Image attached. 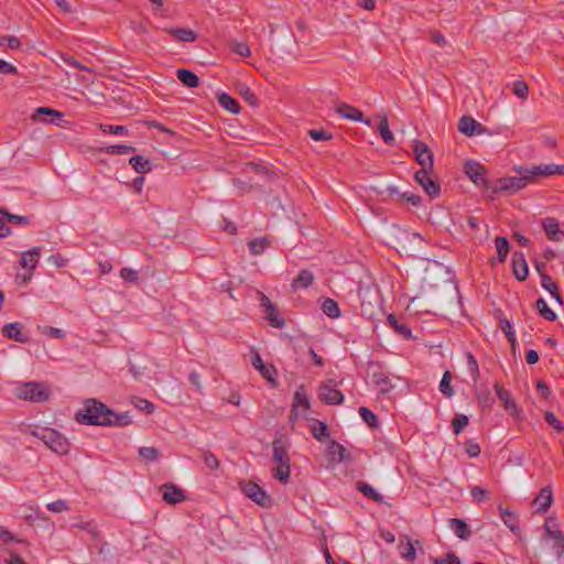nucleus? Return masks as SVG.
I'll use <instances>...</instances> for the list:
<instances>
[{
	"label": "nucleus",
	"mask_w": 564,
	"mask_h": 564,
	"mask_svg": "<svg viewBox=\"0 0 564 564\" xmlns=\"http://www.w3.org/2000/svg\"><path fill=\"white\" fill-rule=\"evenodd\" d=\"M75 420L79 424L101 426H127L132 422L128 412L116 413L96 399H87Z\"/></svg>",
	"instance_id": "obj_1"
},
{
	"label": "nucleus",
	"mask_w": 564,
	"mask_h": 564,
	"mask_svg": "<svg viewBox=\"0 0 564 564\" xmlns=\"http://www.w3.org/2000/svg\"><path fill=\"white\" fill-rule=\"evenodd\" d=\"M30 434L41 440L46 447L57 455H67L70 451V443L67 437L55 429H36L30 431Z\"/></svg>",
	"instance_id": "obj_2"
},
{
	"label": "nucleus",
	"mask_w": 564,
	"mask_h": 564,
	"mask_svg": "<svg viewBox=\"0 0 564 564\" xmlns=\"http://www.w3.org/2000/svg\"><path fill=\"white\" fill-rule=\"evenodd\" d=\"M17 395L21 400L41 403L48 400L50 389L43 382L30 381L19 388Z\"/></svg>",
	"instance_id": "obj_3"
},
{
	"label": "nucleus",
	"mask_w": 564,
	"mask_h": 564,
	"mask_svg": "<svg viewBox=\"0 0 564 564\" xmlns=\"http://www.w3.org/2000/svg\"><path fill=\"white\" fill-rule=\"evenodd\" d=\"M527 186L525 178L520 176H507L497 178L491 182L489 192L491 195H498L502 193L513 194Z\"/></svg>",
	"instance_id": "obj_4"
},
{
	"label": "nucleus",
	"mask_w": 564,
	"mask_h": 564,
	"mask_svg": "<svg viewBox=\"0 0 564 564\" xmlns=\"http://www.w3.org/2000/svg\"><path fill=\"white\" fill-rule=\"evenodd\" d=\"M239 485L241 491L258 506L262 508L272 507V497L268 495L265 490L262 487H260L257 482L248 480L241 481Z\"/></svg>",
	"instance_id": "obj_5"
},
{
	"label": "nucleus",
	"mask_w": 564,
	"mask_h": 564,
	"mask_svg": "<svg viewBox=\"0 0 564 564\" xmlns=\"http://www.w3.org/2000/svg\"><path fill=\"white\" fill-rule=\"evenodd\" d=\"M335 380L322 382L318 389V398L322 402L330 405L341 404L344 401V394L336 388Z\"/></svg>",
	"instance_id": "obj_6"
},
{
	"label": "nucleus",
	"mask_w": 564,
	"mask_h": 564,
	"mask_svg": "<svg viewBox=\"0 0 564 564\" xmlns=\"http://www.w3.org/2000/svg\"><path fill=\"white\" fill-rule=\"evenodd\" d=\"M432 171L433 170L420 169L415 172L414 178L431 198H435L440 196L441 185L437 181L430 177Z\"/></svg>",
	"instance_id": "obj_7"
},
{
	"label": "nucleus",
	"mask_w": 564,
	"mask_h": 564,
	"mask_svg": "<svg viewBox=\"0 0 564 564\" xmlns=\"http://www.w3.org/2000/svg\"><path fill=\"white\" fill-rule=\"evenodd\" d=\"M465 173L476 185H481L487 192H489V186L492 181H488L486 178L487 171L480 163L475 161L466 162Z\"/></svg>",
	"instance_id": "obj_8"
},
{
	"label": "nucleus",
	"mask_w": 564,
	"mask_h": 564,
	"mask_svg": "<svg viewBox=\"0 0 564 564\" xmlns=\"http://www.w3.org/2000/svg\"><path fill=\"white\" fill-rule=\"evenodd\" d=\"M412 148L415 154V160L421 165V169L433 170L434 159L429 145L422 141L416 140L413 142Z\"/></svg>",
	"instance_id": "obj_9"
},
{
	"label": "nucleus",
	"mask_w": 564,
	"mask_h": 564,
	"mask_svg": "<svg viewBox=\"0 0 564 564\" xmlns=\"http://www.w3.org/2000/svg\"><path fill=\"white\" fill-rule=\"evenodd\" d=\"M457 129L460 133L467 137L480 135L488 132V129L470 116H463Z\"/></svg>",
	"instance_id": "obj_10"
},
{
	"label": "nucleus",
	"mask_w": 564,
	"mask_h": 564,
	"mask_svg": "<svg viewBox=\"0 0 564 564\" xmlns=\"http://www.w3.org/2000/svg\"><path fill=\"white\" fill-rule=\"evenodd\" d=\"M260 305L263 307L264 312L267 313L265 318L270 323L271 326L275 328H281L284 326L285 321L278 312L275 305L270 301V299L261 293L260 296Z\"/></svg>",
	"instance_id": "obj_11"
},
{
	"label": "nucleus",
	"mask_w": 564,
	"mask_h": 564,
	"mask_svg": "<svg viewBox=\"0 0 564 564\" xmlns=\"http://www.w3.org/2000/svg\"><path fill=\"white\" fill-rule=\"evenodd\" d=\"M289 442L283 435L275 437L272 442V459L276 464L291 463L289 456Z\"/></svg>",
	"instance_id": "obj_12"
},
{
	"label": "nucleus",
	"mask_w": 564,
	"mask_h": 564,
	"mask_svg": "<svg viewBox=\"0 0 564 564\" xmlns=\"http://www.w3.org/2000/svg\"><path fill=\"white\" fill-rule=\"evenodd\" d=\"M519 175H522L523 178H525L527 185L529 183H535L539 177H546L551 175V167L550 164L544 165H534L531 169H528L525 166H520L517 170Z\"/></svg>",
	"instance_id": "obj_13"
},
{
	"label": "nucleus",
	"mask_w": 564,
	"mask_h": 564,
	"mask_svg": "<svg viewBox=\"0 0 564 564\" xmlns=\"http://www.w3.org/2000/svg\"><path fill=\"white\" fill-rule=\"evenodd\" d=\"M541 226L551 241H562L564 239V231L560 227V223L554 217H545L541 220Z\"/></svg>",
	"instance_id": "obj_14"
},
{
	"label": "nucleus",
	"mask_w": 564,
	"mask_h": 564,
	"mask_svg": "<svg viewBox=\"0 0 564 564\" xmlns=\"http://www.w3.org/2000/svg\"><path fill=\"white\" fill-rule=\"evenodd\" d=\"M252 356H251V365L261 373V376L271 382L272 384H275L274 376L276 375V369L273 365H264L260 354L257 350L252 349Z\"/></svg>",
	"instance_id": "obj_15"
},
{
	"label": "nucleus",
	"mask_w": 564,
	"mask_h": 564,
	"mask_svg": "<svg viewBox=\"0 0 564 564\" xmlns=\"http://www.w3.org/2000/svg\"><path fill=\"white\" fill-rule=\"evenodd\" d=\"M161 491L163 500L169 505H176L186 499L185 491L172 482L162 485Z\"/></svg>",
	"instance_id": "obj_16"
},
{
	"label": "nucleus",
	"mask_w": 564,
	"mask_h": 564,
	"mask_svg": "<svg viewBox=\"0 0 564 564\" xmlns=\"http://www.w3.org/2000/svg\"><path fill=\"white\" fill-rule=\"evenodd\" d=\"M511 267L513 275L519 281H524L528 278L529 269L525 257L520 251H514L511 258Z\"/></svg>",
	"instance_id": "obj_17"
},
{
	"label": "nucleus",
	"mask_w": 564,
	"mask_h": 564,
	"mask_svg": "<svg viewBox=\"0 0 564 564\" xmlns=\"http://www.w3.org/2000/svg\"><path fill=\"white\" fill-rule=\"evenodd\" d=\"M335 111L343 118H346V119H349L352 121L364 122L368 126L370 124V120L365 119L364 113L358 108H356L351 105L341 102L336 107Z\"/></svg>",
	"instance_id": "obj_18"
},
{
	"label": "nucleus",
	"mask_w": 564,
	"mask_h": 564,
	"mask_svg": "<svg viewBox=\"0 0 564 564\" xmlns=\"http://www.w3.org/2000/svg\"><path fill=\"white\" fill-rule=\"evenodd\" d=\"M553 503V491L550 486L542 488L533 500L538 513H545Z\"/></svg>",
	"instance_id": "obj_19"
},
{
	"label": "nucleus",
	"mask_w": 564,
	"mask_h": 564,
	"mask_svg": "<svg viewBox=\"0 0 564 564\" xmlns=\"http://www.w3.org/2000/svg\"><path fill=\"white\" fill-rule=\"evenodd\" d=\"M495 390L498 399L502 402L505 410L510 412L511 415L518 414L519 409L512 398L511 392L505 389L498 382L495 383Z\"/></svg>",
	"instance_id": "obj_20"
},
{
	"label": "nucleus",
	"mask_w": 564,
	"mask_h": 564,
	"mask_svg": "<svg viewBox=\"0 0 564 564\" xmlns=\"http://www.w3.org/2000/svg\"><path fill=\"white\" fill-rule=\"evenodd\" d=\"M41 256V248L40 247H33L29 251L22 253L20 259V265L28 270V271H34Z\"/></svg>",
	"instance_id": "obj_21"
},
{
	"label": "nucleus",
	"mask_w": 564,
	"mask_h": 564,
	"mask_svg": "<svg viewBox=\"0 0 564 564\" xmlns=\"http://www.w3.org/2000/svg\"><path fill=\"white\" fill-rule=\"evenodd\" d=\"M2 334L9 339L25 344L29 341V337L22 333V325L18 322L6 324L2 327Z\"/></svg>",
	"instance_id": "obj_22"
},
{
	"label": "nucleus",
	"mask_w": 564,
	"mask_h": 564,
	"mask_svg": "<svg viewBox=\"0 0 564 564\" xmlns=\"http://www.w3.org/2000/svg\"><path fill=\"white\" fill-rule=\"evenodd\" d=\"M499 510L500 518L503 521L505 525L508 527L511 532L519 535L521 530L519 527V518L516 514V512L502 507H500Z\"/></svg>",
	"instance_id": "obj_23"
},
{
	"label": "nucleus",
	"mask_w": 564,
	"mask_h": 564,
	"mask_svg": "<svg viewBox=\"0 0 564 564\" xmlns=\"http://www.w3.org/2000/svg\"><path fill=\"white\" fill-rule=\"evenodd\" d=\"M371 380L381 394L389 393L393 389L390 378L382 371L372 372Z\"/></svg>",
	"instance_id": "obj_24"
},
{
	"label": "nucleus",
	"mask_w": 564,
	"mask_h": 564,
	"mask_svg": "<svg viewBox=\"0 0 564 564\" xmlns=\"http://www.w3.org/2000/svg\"><path fill=\"white\" fill-rule=\"evenodd\" d=\"M164 31L180 42H194L197 39L196 32L188 28H171Z\"/></svg>",
	"instance_id": "obj_25"
},
{
	"label": "nucleus",
	"mask_w": 564,
	"mask_h": 564,
	"mask_svg": "<svg viewBox=\"0 0 564 564\" xmlns=\"http://www.w3.org/2000/svg\"><path fill=\"white\" fill-rule=\"evenodd\" d=\"M217 101L224 109L231 113L237 115L240 112L241 108L239 102L227 93H219L217 95Z\"/></svg>",
	"instance_id": "obj_26"
},
{
	"label": "nucleus",
	"mask_w": 564,
	"mask_h": 564,
	"mask_svg": "<svg viewBox=\"0 0 564 564\" xmlns=\"http://www.w3.org/2000/svg\"><path fill=\"white\" fill-rule=\"evenodd\" d=\"M449 528L454 531L457 538L460 540H467L471 532L467 523L458 518L449 519Z\"/></svg>",
	"instance_id": "obj_27"
},
{
	"label": "nucleus",
	"mask_w": 564,
	"mask_h": 564,
	"mask_svg": "<svg viewBox=\"0 0 564 564\" xmlns=\"http://www.w3.org/2000/svg\"><path fill=\"white\" fill-rule=\"evenodd\" d=\"M327 453L333 458L337 457V462H347L350 459V453L336 441H332L328 444Z\"/></svg>",
	"instance_id": "obj_28"
},
{
	"label": "nucleus",
	"mask_w": 564,
	"mask_h": 564,
	"mask_svg": "<svg viewBox=\"0 0 564 564\" xmlns=\"http://www.w3.org/2000/svg\"><path fill=\"white\" fill-rule=\"evenodd\" d=\"M176 76L177 79L188 88H195L199 85L198 76L189 69L181 68L176 72Z\"/></svg>",
	"instance_id": "obj_29"
},
{
	"label": "nucleus",
	"mask_w": 564,
	"mask_h": 564,
	"mask_svg": "<svg viewBox=\"0 0 564 564\" xmlns=\"http://www.w3.org/2000/svg\"><path fill=\"white\" fill-rule=\"evenodd\" d=\"M356 489L361 492L365 497L371 499L375 502L382 503L384 498L381 494L377 492L371 485L365 481H357Z\"/></svg>",
	"instance_id": "obj_30"
},
{
	"label": "nucleus",
	"mask_w": 564,
	"mask_h": 564,
	"mask_svg": "<svg viewBox=\"0 0 564 564\" xmlns=\"http://www.w3.org/2000/svg\"><path fill=\"white\" fill-rule=\"evenodd\" d=\"M129 164L137 173L141 175L149 173L152 169L150 160L143 155L131 156L129 160Z\"/></svg>",
	"instance_id": "obj_31"
},
{
	"label": "nucleus",
	"mask_w": 564,
	"mask_h": 564,
	"mask_svg": "<svg viewBox=\"0 0 564 564\" xmlns=\"http://www.w3.org/2000/svg\"><path fill=\"white\" fill-rule=\"evenodd\" d=\"M541 286L549 291L552 297L560 304L563 303V297L560 293L557 284L553 281V279L549 274H542Z\"/></svg>",
	"instance_id": "obj_32"
},
{
	"label": "nucleus",
	"mask_w": 564,
	"mask_h": 564,
	"mask_svg": "<svg viewBox=\"0 0 564 564\" xmlns=\"http://www.w3.org/2000/svg\"><path fill=\"white\" fill-rule=\"evenodd\" d=\"M314 282V275L308 270H301L297 276L292 282V288L296 290L297 288L307 289Z\"/></svg>",
	"instance_id": "obj_33"
},
{
	"label": "nucleus",
	"mask_w": 564,
	"mask_h": 564,
	"mask_svg": "<svg viewBox=\"0 0 564 564\" xmlns=\"http://www.w3.org/2000/svg\"><path fill=\"white\" fill-rule=\"evenodd\" d=\"M545 533L549 538L554 540V547L558 555H561L564 551V533L561 530H552L547 525V521L544 524Z\"/></svg>",
	"instance_id": "obj_34"
},
{
	"label": "nucleus",
	"mask_w": 564,
	"mask_h": 564,
	"mask_svg": "<svg viewBox=\"0 0 564 564\" xmlns=\"http://www.w3.org/2000/svg\"><path fill=\"white\" fill-rule=\"evenodd\" d=\"M237 93L252 107L259 106V99L251 88L243 83H239L236 86Z\"/></svg>",
	"instance_id": "obj_35"
},
{
	"label": "nucleus",
	"mask_w": 564,
	"mask_h": 564,
	"mask_svg": "<svg viewBox=\"0 0 564 564\" xmlns=\"http://www.w3.org/2000/svg\"><path fill=\"white\" fill-rule=\"evenodd\" d=\"M272 476L281 484H288L291 476V463L276 464L272 469Z\"/></svg>",
	"instance_id": "obj_36"
},
{
	"label": "nucleus",
	"mask_w": 564,
	"mask_h": 564,
	"mask_svg": "<svg viewBox=\"0 0 564 564\" xmlns=\"http://www.w3.org/2000/svg\"><path fill=\"white\" fill-rule=\"evenodd\" d=\"M297 406H303L305 409H310V400H308V397L306 393V388L304 384H300L294 393L292 412Z\"/></svg>",
	"instance_id": "obj_37"
},
{
	"label": "nucleus",
	"mask_w": 564,
	"mask_h": 564,
	"mask_svg": "<svg viewBox=\"0 0 564 564\" xmlns=\"http://www.w3.org/2000/svg\"><path fill=\"white\" fill-rule=\"evenodd\" d=\"M311 432L313 437L318 442H324L327 438H329L328 426L324 422H321L318 420L314 421Z\"/></svg>",
	"instance_id": "obj_38"
},
{
	"label": "nucleus",
	"mask_w": 564,
	"mask_h": 564,
	"mask_svg": "<svg viewBox=\"0 0 564 564\" xmlns=\"http://www.w3.org/2000/svg\"><path fill=\"white\" fill-rule=\"evenodd\" d=\"M388 323L395 330V333L402 337L410 338L412 336L411 328L408 325L400 323L395 315L390 314L388 316Z\"/></svg>",
	"instance_id": "obj_39"
},
{
	"label": "nucleus",
	"mask_w": 564,
	"mask_h": 564,
	"mask_svg": "<svg viewBox=\"0 0 564 564\" xmlns=\"http://www.w3.org/2000/svg\"><path fill=\"white\" fill-rule=\"evenodd\" d=\"M495 246L500 262H505L509 253L510 245L507 238L498 236L495 238Z\"/></svg>",
	"instance_id": "obj_40"
},
{
	"label": "nucleus",
	"mask_w": 564,
	"mask_h": 564,
	"mask_svg": "<svg viewBox=\"0 0 564 564\" xmlns=\"http://www.w3.org/2000/svg\"><path fill=\"white\" fill-rule=\"evenodd\" d=\"M322 311L330 318H337L340 316V308L338 303L333 299H326L322 304Z\"/></svg>",
	"instance_id": "obj_41"
},
{
	"label": "nucleus",
	"mask_w": 564,
	"mask_h": 564,
	"mask_svg": "<svg viewBox=\"0 0 564 564\" xmlns=\"http://www.w3.org/2000/svg\"><path fill=\"white\" fill-rule=\"evenodd\" d=\"M535 307L539 311V314L546 321L554 322L556 319V314L547 306L544 299H538L535 302Z\"/></svg>",
	"instance_id": "obj_42"
},
{
	"label": "nucleus",
	"mask_w": 564,
	"mask_h": 564,
	"mask_svg": "<svg viewBox=\"0 0 564 564\" xmlns=\"http://www.w3.org/2000/svg\"><path fill=\"white\" fill-rule=\"evenodd\" d=\"M378 129H379L380 135H381L382 140L384 141V143L392 144L394 141V137H393V133L389 129L388 118L386 116H383L380 119Z\"/></svg>",
	"instance_id": "obj_43"
},
{
	"label": "nucleus",
	"mask_w": 564,
	"mask_h": 564,
	"mask_svg": "<svg viewBox=\"0 0 564 564\" xmlns=\"http://www.w3.org/2000/svg\"><path fill=\"white\" fill-rule=\"evenodd\" d=\"M248 246L250 252L257 256L261 254L270 246V240L268 238H257L251 240Z\"/></svg>",
	"instance_id": "obj_44"
},
{
	"label": "nucleus",
	"mask_w": 564,
	"mask_h": 564,
	"mask_svg": "<svg viewBox=\"0 0 564 564\" xmlns=\"http://www.w3.org/2000/svg\"><path fill=\"white\" fill-rule=\"evenodd\" d=\"M452 373L446 370L440 382V391L447 398H451L454 394V389L451 386Z\"/></svg>",
	"instance_id": "obj_45"
},
{
	"label": "nucleus",
	"mask_w": 564,
	"mask_h": 564,
	"mask_svg": "<svg viewBox=\"0 0 564 564\" xmlns=\"http://www.w3.org/2000/svg\"><path fill=\"white\" fill-rule=\"evenodd\" d=\"M469 419L465 414H456L452 420V429L455 435H458L468 425Z\"/></svg>",
	"instance_id": "obj_46"
},
{
	"label": "nucleus",
	"mask_w": 564,
	"mask_h": 564,
	"mask_svg": "<svg viewBox=\"0 0 564 564\" xmlns=\"http://www.w3.org/2000/svg\"><path fill=\"white\" fill-rule=\"evenodd\" d=\"M200 457L205 465L210 469L215 470L219 467L218 458L209 449H200Z\"/></svg>",
	"instance_id": "obj_47"
},
{
	"label": "nucleus",
	"mask_w": 564,
	"mask_h": 564,
	"mask_svg": "<svg viewBox=\"0 0 564 564\" xmlns=\"http://www.w3.org/2000/svg\"><path fill=\"white\" fill-rule=\"evenodd\" d=\"M359 414L362 417V420L367 423L368 426L377 427L379 425L377 415L368 408L360 406Z\"/></svg>",
	"instance_id": "obj_48"
},
{
	"label": "nucleus",
	"mask_w": 564,
	"mask_h": 564,
	"mask_svg": "<svg viewBox=\"0 0 564 564\" xmlns=\"http://www.w3.org/2000/svg\"><path fill=\"white\" fill-rule=\"evenodd\" d=\"M138 453L139 456L147 462H155L161 456L159 449L155 447L143 446L139 448Z\"/></svg>",
	"instance_id": "obj_49"
},
{
	"label": "nucleus",
	"mask_w": 564,
	"mask_h": 564,
	"mask_svg": "<svg viewBox=\"0 0 564 564\" xmlns=\"http://www.w3.org/2000/svg\"><path fill=\"white\" fill-rule=\"evenodd\" d=\"M229 47L241 57H249L251 55V50L246 42L231 41L229 42Z\"/></svg>",
	"instance_id": "obj_50"
},
{
	"label": "nucleus",
	"mask_w": 564,
	"mask_h": 564,
	"mask_svg": "<svg viewBox=\"0 0 564 564\" xmlns=\"http://www.w3.org/2000/svg\"><path fill=\"white\" fill-rule=\"evenodd\" d=\"M43 116H53V117H58L61 118L63 115L62 112L55 110V109H52V108H48V107H39L34 113L32 115V120H43L45 121L46 119L43 118Z\"/></svg>",
	"instance_id": "obj_51"
},
{
	"label": "nucleus",
	"mask_w": 564,
	"mask_h": 564,
	"mask_svg": "<svg viewBox=\"0 0 564 564\" xmlns=\"http://www.w3.org/2000/svg\"><path fill=\"white\" fill-rule=\"evenodd\" d=\"M403 539L406 540V544L404 549L400 552L401 557L406 560L408 562H414L416 560L414 545L406 535H404Z\"/></svg>",
	"instance_id": "obj_52"
},
{
	"label": "nucleus",
	"mask_w": 564,
	"mask_h": 564,
	"mask_svg": "<svg viewBox=\"0 0 564 564\" xmlns=\"http://www.w3.org/2000/svg\"><path fill=\"white\" fill-rule=\"evenodd\" d=\"M466 359H467L468 370L473 377V380L477 381L479 378L478 362H477L475 356L469 351L466 352Z\"/></svg>",
	"instance_id": "obj_53"
},
{
	"label": "nucleus",
	"mask_w": 564,
	"mask_h": 564,
	"mask_svg": "<svg viewBox=\"0 0 564 564\" xmlns=\"http://www.w3.org/2000/svg\"><path fill=\"white\" fill-rule=\"evenodd\" d=\"M307 134L314 141H329L333 139V134L325 129H311Z\"/></svg>",
	"instance_id": "obj_54"
},
{
	"label": "nucleus",
	"mask_w": 564,
	"mask_h": 564,
	"mask_svg": "<svg viewBox=\"0 0 564 564\" xmlns=\"http://www.w3.org/2000/svg\"><path fill=\"white\" fill-rule=\"evenodd\" d=\"M512 91L519 98L527 99L529 94L528 84L523 80H517L513 83Z\"/></svg>",
	"instance_id": "obj_55"
},
{
	"label": "nucleus",
	"mask_w": 564,
	"mask_h": 564,
	"mask_svg": "<svg viewBox=\"0 0 564 564\" xmlns=\"http://www.w3.org/2000/svg\"><path fill=\"white\" fill-rule=\"evenodd\" d=\"M134 151L135 148L127 144H115L106 148V152L110 154H128Z\"/></svg>",
	"instance_id": "obj_56"
},
{
	"label": "nucleus",
	"mask_w": 564,
	"mask_h": 564,
	"mask_svg": "<svg viewBox=\"0 0 564 564\" xmlns=\"http://www.w3.org/2000/svg\"><path fill=\"white\" fill-rule=\"evenodd\" d=\"M476 397L481 408H490L495 402L489 390L479 391Z\"/></svg>",
	"instance_id": "obj_57"
},
{
	"label": "nucleus",
	"mask_w": 564,
	"mask_h": 564,
	"mask_svg": "<svg viewBox=\"0 0 564 564\" xmlns=\"http://www.w3.org/2000/svg\"><path fill=\"white\" fill-rule=\"evenodd\" d=\"M120 276L126 282L133 283V284L138 283V281H139V272L131 268H122L120 270Z\"/></svg>",
	"instance_id": "obj_58"
},
{
	"label": "nucleus",
	"mask_w": 564,
	"mask_h": 564,
	"mask_svg": "<svg viewBox=\"0 0 564 564\" xmlns=\"http://www.w3.org/2000/svg\"><path fill=\"white\" fill-rule=\"evenodd\" d=\"M100 129L105 133H112L118 135L128 134V129L124 126L100 124Z\"/></svg>",
	"instance_id": "obj_59"
},
{
	"label": "nucleus",
	"mask_w": 564,
	"mask_h": 564,
	"mask_svg": "<svg viewBox=\"0 0 564 564\" xmlns=\"http://www.w3.org/2000/svg\"><path fill=\"white\" fill-rule=\"evenodd\" d=\"M544 420L549 425H551L556 431H558V432L564 431L563 423L555 416V414L553 412H550V411L545 412Z\"/></svg>",
	"instance_id": "obj_60"
},
{
	"label": "nucleus",
	"mask_w": 564,
	"mask_h": 564,
	"mask_svg": "<svg viewBox=\"0 0 564 564\" xmlns=\"http://www.w3.org/2000/svg\"><path fill=\"white\" fill-rule=\"evenodd\" d=\"M464 448L469 457H478L481 452L479 444L473 440H467L464 443Z\"/></svg>",
	"instance_id": "obj_61"
},
{
	"label": "nucleus",
	"mask_w": 564,
	"mask_h": 564,
	"mask_svg": "<svg viewBox=\"0 0 564 564\" xmlns=\"http://www.w3.org/2000/svg\"><path fill=\"white\" fill-rule=\"evenodd\" d=\"M433 564H462L454 552H448L444 557L434 558Z\"/></svg>",
	"instance_id": "obj_62"
},
{
	"label": "nucleus",
	"mask_w": 564,
	"mask_h": 564,
	"mask_svg": "<svg viewBox=\"0 0 564 564\" xmlns=\"http://www.w3.org/2000/svg\"><path fill=\"white\" fill-rule=\"evenodd\" d=\"M470 495L475 501L478 503L482 502L484 500L488 499V491L479 486H475L470 490Z\"/></svg>",
	"instance_id": "obj_63"
},
{
	"label": "nucleus",
	"mask_w": 564,
	"mask_h": 564,
	"mask_svg": "<svg viewBox=\"0 0 564 564\" xmlns=\"http://www.w3.org/2000/svg\"><path fill=\"white\" fill-rule=\"evenodd\" d=\"M46 507H47L48 511L54 512V513H59V512L68 510V506H67L66 501L62 500V499L53 501V502L48 503Z\"/></svg>",
	"instance_id": "obj_64"
}]
</instances>
